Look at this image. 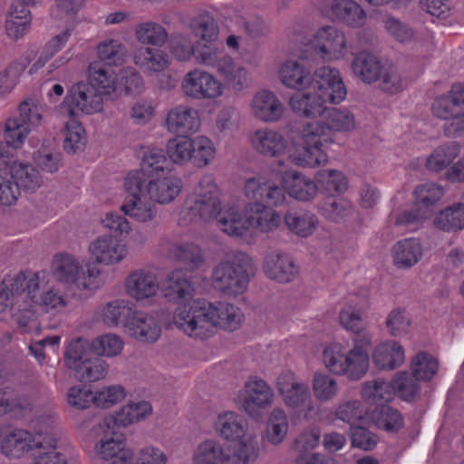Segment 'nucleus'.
Wrapping results in <instances>:
<instances>
[{
    "mask_svg": "<svg viewBox=\"0 0 464 464\" xmlns=\"http://www.w3.org/2000/svg\"><path fill=\"white\" fill-rule=\"evenodd\" d=\"M346 95L347 89L340 71L324 65L315 70L314 88L306 92L293 94L289 107L301 117L318 118L309 123L334 143L336 132H351L356 128L355 116L350 110L328 106L341 103Z\"/></svg>",
    "mask_w": 464,
    "mask_h": 464,
    "instance_id": "nucleus-1",
    "label": "nucleus"
},
{
    "mask_svg": "<svg viewBox=\"0 0 464 464\" xmlns=\"http://www.w3.org/2000/svg\"><path fill=\"white\" fill-rule=\"evenodd\" d=\"M244 321L242 310L228 302H210L203 298L193 300L175 309L173 324L190 338L205 340L218 329L235 331Z\"/></svg>",
    "mask_w": 464,
    "mask_h": 464,
    "instance_id": "nucleus-2",
    "label": "nucleus"
},
{
    "mask_svg": "<svg viewBox=\"0 0 464 464\" xmlns=\"http://www.w3.org/2000/svg\"><path fill=\"white\" fill-rule=\"evenodd\" d=\"M281 186L263 176H256L245 180V192L250 198H265L266 202L273 207H281L290 198L307 202L314 199L318 193L315 180L304 173L289 169L281 175Z\"/></svg>",
    "mask_w": 464,
    "mask_h": 464,
    "instance_id": "nucleus-3",
    "label": "nucleus"
},
{
    "mask_svg": "<svg viewBox=\"0 0 464 464\" xmlns=\"http://www.w3.org/2000/svg\"><path fill=\"white\" fill-rule=\"evenodd\" d=\"M67 299L54 287H41L40 276L35 273H24V281L14 295L13 318L21 327H26L40 309L51 314L63 313Z\"/></svg>",
    "mask_w": 464,
    "mask_h": 464,
    "instance_id": "nucleus-4",
    "label": "nucleus"
},
{
    "mask_svg": "<svg viewBox=\"0 0 464 464\" xmlns=\"http://www.w3.org/2000/svg\"><path fill=\"white\" fill-rule=\"evenodd\" d=\"M371 343L372 336L369 334L355 338L351 347L340 342L331 343L323 350V364L334 375L345 377L349 381H359L369 370L368 348Z\"/></svg>",
    "mask_w": 464,
    "mask_h": 464,
    "instance_id": "nucleus-5",
    "label": "nucleus"
},
{
    "mask_svg": "<svg viewBox=\"0 0 464 464\" xmlns=\"http://www.w3.org/2000/svg\"><path fill=\"white\" fill-rule=\"evenodd\" d=\"M215 432L228 441L226 446L238 460L255 464L259 457L260 448L257 435L250 431L244 419L237 412H220L213 422Z\"/></svg>",
    "mask_w": 464,
    "mask_h": 464,
    "instance_id": "nucleus-6",
    "label": "nucleus"
},
{
    "mask_svg": "<svg viewBox=\"0 0 464 464\" xmlns=\"http://www.w3.org/2000/svg\"><path fill=\"white\" fill-rule=\"evenodd\" d=\"M256 272L253 259L246 253H227L212 270L211 283L215 289L228 296H237L248 287Z\"/></svg>",
    "mask_w": 464,
    "mask_h": 464,
    "instance_id": "nucleus-7",
    "label": "nucleus"
},
{
    "mask_svg": "<svg viewBox=\"0 0 464 464\" xmlns=\"http://www.w3.org/2000/svg\"><path fill=\"white\" fill-rule=\"evenodd\" d=\"M220 192L213 175H203L186 198L179 213V221L183 225L207 223L213 219L222 204Z\"/></svg>",
    "mask_w": 464,
    "mask_h": 464,
    "instance_id": "nucleus-8",
    "label": "nucleus"
},
{
    "mask_svg": "<svg viewBox=\"0 0 464 464\" xmlns=\"http://www.w3.org/2000/svg\"><path fill=\"white\" fill-rule=\"evenodd\" d=\"M52 274L60 283L73 285L87 297L92 295L102 285V269L88 267L86 270L80 260L72 255L61 253L53 256Z\"/></svg>",
    "mask_w": 464,
    "mask_h": 464,
    "instance_id": "nucleus-9",
    "label": "nucleus"
},
{
    "mask_svg": "<svg viewBox=\"0 0 464 464\" xmlns=\"http://www.w3.org/2000/svg\"><path fill=\"white\" fill-rule=\"evenodd\" d=\"M167 153L175 165L185 166L192 162L198 168H205L215 160L217 147L207 135H185L169 139Z\"/></svg>",
    "mask_w": 464,
    "mask_h": 464,
    "instance_id": "nucleus-10",
    "label": "nucleus"
},
{
    "mask_svg": "<svg viewBox=\"0 0 464 464\" xmlns=\"http://www.w3.org/2000/svg\"><path fill=\"white\" fill-rule=\"evenodd\" d=\"M292 42L295 44H311L314 53L325 63L344 60L351 51L345 33L330 25L316 30L313 39L306 38L304 30H296L292 35Z\"/></svg>",
    "mask_w": 464,
    "mask_h": 464,
    "instance_id": "nucleus-11",
    "label": "nucleus"
},
{
    "mask_svg": "<svg viewBox=\"0 0 464 464\" xmlns=\"http://www.w3.org/2000/svg\"><path fill=\"white\" fill-rule=\"evenodd\" d=\"M89 350L86 339L79 337L72 340L64 353L65 366L81 381L94 382L103 380L108 374L109 364L101 357H90Z\"/></svg>",
    "mask_w": 464,
    "mask_h": 464,
    "instance_id": "nucleus-12",
    "label": "nucleus"
},
{
    "mask_svg": "<svg viewBox=\"0 0 464 464\" xmlns=\"http://www.w3.org/2000/svg\"><path fill=\"white\" fill-rule=\"evenodd\" d=\"M302 144L292 138L288 160L302 168H317L328 161V156L324 150L326 145L333 144L324 135L319 132L311 123L303 126L301 131Z\"/></svg>",
    "mask_w": 464,
    "mask_h": 464,
    "instance_id": "nucleus-13",
    "label": "nucleus"
},
{
    "mask_svg": "<svg viewBox=\"0 0 464 464\" xmlns=\"http://www.w3.org/2000/svg\"><path fill=\"white\" fill-rule=\"evenodd\" d=\"M275 388L283 404L289 411L307 417L314 410L310 387L291 370L282 371L274 381Z\"/></svg>",
    "mask_w": 464,
    "mask_h": 464,
    "instance_id": "nucleus-14",
    "label": "nucleus"
},
{
    "mask_svg": "<svg viewBox=\"0 0 464 464\" xmlns=\"http://www.w3.org/2000/svg\"><path fill=\"white\" fill-rule=\"evenodd\" d=\"M103 109L102 95L93 85L85 82L73 84L59 104L54 113L56 117L92 115Z\"/></svg>",
    "mask_w": 464,
    "mask_h": 464,
    "instance_id": "nucleus-15",
    "label": "nucleus"
},
{
    "mask_svg": "<svg viewBox=\"0 0 464 464\" xmlns=\"http://www.w3.org/2000/svg\"><path fill=\"white\" fill-rule=\"evenodd\" d=\"M464 82L451 85L445 93L435 99L432 112L439 118L446 120L445 132L456 136L464 132Z\"/></svg>",
    "mask_w": 464,
    "mask_h": 464,
    "instance_id": "nucleus-16",
    "label": "nucleus"
},
{
    "mask_svg": "<svg viewBox=\"0 0 464 464\" xmlns=\"http://www.w3.org/2000/svg\"><path fill=\"white\" fill-rule=\"evenodd\" d=\"M275 392L270 384L259 376H250L238 390L233 401L237 407L249 417H257L260 412L270 408L275 402Z\"/></svg>",
    "mask_w": 464,
    "mask_h": 464,
    "instance_id": "nucleus-17",
    "label": "nucleus"
},
{
    "mask_svg": "<svg viewBox=\"0 0 464 464\" xmlns=\"http://www.w3.org/2000/svg\"><path fill=\"white\" fill-rule=\"evenodd\" d=\"M225 89L217 75L199 67L187 72L180 81L182 94L193 101H216L224 95Z\"/></svg>",
    "mask_w": 464,
    "mask_h": 464,
    "instance_id": "nucleus-18",
    "label": "nucleus"
},
{
    "mask_svg": "<svg viewBox=\"0 0 464 464\" xmlns=\"http://www.w3.org/2000/svg\"><path fill=\"white\" fill-rule=\"evenodd\" d=\"M140 185L139 174L125 176L123 189L127 197L121 206V211L138 223H153L158 218L156 203L142 194Z\"/></svg>",
    "mask_w": 464,
    "mask_h": 464,
    "instance_id": "nucleus-19",
    "label": "nucleus"
},
{
    "mask_svg": "<svg viewBox=\"0 0 464 464\" xmlns=\"http://www.w3.org/2000/svg\"><path fill=\"white\" fill-rule=\"evenodd\" d=\"M100 427L103 435L95 445V464H130L132 450L126 447L124 435L118 431L115 421L104 420Z\"/></svg>",
    "mask_w": 464,
    "mask_h": 464,
    "instance_id": "nucleus-20",
    "label": "nucleus"
},
{
    "mask_svg": "<svg viewBox=\"0 0 464 464\" xmlns=\"http://www.w3.org/2000/svg\"><path fill=\"white\" fill-rule=\"evenodd\" d=\"M56 418L53 413H49L44 420H36L33 426L37 429L40 426L36 435L24 430H14L8 433L0 435L1 451L8 458H20L25 452L32 450L40 444L42 432L47 431L54 423Z\"/></svg>",
    "mask_w": 464,
    "mask_h": 464,
    "instance_id": "nucleus-21",
    "label": "nucleus"
},
{
    "mask_svg": "<svg viewBox=\"0 0 464 464\" xmlns=\"http://www.w3.org/2000/svg\"><path fill=\"white\" fill-rule=\"evenodd\" d=\"M139 174L140 189L149 199L159 205H167L175 200L181 193L183 183L176 175H150L146 177L141 171H130L127 175Z\"/></svg>",
    "mask_w": 464,
    "mask_h": 464,
    "instance_id": "nucleus-22",
    "label": "nucleus"
},
{
    "mask_svg": "<svg viewBox=\"0 0 464 464\" xmlns=\"http://www.w3.org/2000/svg\"><path fill=\"white\" fill-rule=\"evenodd\" d=\"M243 195L248 200L245 205L247 215L249 240L256 233L269 234L276 231L281 225L282 218L272 205L266 202L265 198H250L246 195L245 186Z\"/></svg>",
    "mask_w": 464,
    "mask_h": 464,
    "instance_id": "nucleus-23",
    "label": "nucleus"
},
{
    "mask_svg": "<svg viewBox=\"0 0 464 464\" xmlns=\"http://www.w3.org/2000/svg\"><path fill=\"white\" fill-rule=\"evenodd\" d=\"M207 67L215 69L235 92H242L251 87L252 76L249 70L225 52L210 60Z\"/></svg>",
    "mask_w": 464,
    "mask_h": 464,
    "instance_id": "nucleus-24",
    "label": "nucleus"
},
{
    "mask_svg": "<svg viewBox=\"0 0 464 464\" xmlns=\"http://www.w3.org/2000/svg\"><path fill=\"white\" fill-rule=\"evenodd\" d=\"M213 219L224 234L230 237L249 241L248 221L245 207L242 208L237 202L221 204Z\"/></svg>",
    "mask_w": 464,
    "mask_h": 464,
    "instance_id": "nucleus-25",
    "label": "nucleus"
},
{
    "mask_svg": "<svg viewBox=\"0 0 464 464\" xmlns=\"http://www.w3.org/2000/svg\"><path fill=\"white\" fill-rule=\"evenodd\" d=\"M252 149L260 156L269 159L286 156L292 145V138L287 139L283 132L271 127L256 130L250 139Z\"/></svg>",
    "mask_w": 464,
    "mask_h": 464,
    "instance_id": "nucleus-26",
    "label": "nucleus"
},
{
    "mask_svg": "<svg viewBox=\"0 0 464 464\" xmlns=\"http://www.w3.org/2000/svg\"><path fill=\"white\" fill-rule=\"evenodd\" d=\"M166 130L175 135L192 136L201 128V118L198 111L188 104H178L169 109L164 117Z\"/></svg>",
    "mask_w": 464,
    "mask_h": 464,
    "instance_id": "nucleus-27",
    "label": "nucleus"
},
{
    "mask_svg": "<svg viewBox=\"0 0 464 464\" xmlns=\"http://www.w3.org/2000/svg\"><path fill=\"white\" fill-rule=\"evenodd\" d=\"M88 253L96 264L114 266L126 259L129 250L126 243L116 237L102 235L90 243Z\"/></svg>",
    "mask_w": 464,
    "mask_h": 464,
    "instance_id": "nucleus-28",
    "label": "nucleus"
},
{
    "mask_svg": "<svg viewBox=\"0 0 464 464\" xmlns=\"http://www.w3.org/2000/svg\"><path fill=\"white\" fill-rule=\"evenodd\" d=\"M5 166L10 177L18 191L23 189L26 192L36 191L43 184L40 172L30 163L14 160L5 151V146L0 142V167Z\"/></svg>",
    "mask_w": 464,
    "mask_h": 464,
    "instance_id": "nucleus-29",
    "label": "nucleus"
},
{
    "mask_svg": "<svg viewBox=\"0 0 464 464\" xmlns=\"http://www.w3.org/2000/svg\"><path fill=\"white\" fill-rule=\"evenodd\" d=\"M124 290L126 295L137 303L150 302L160 291L158 276L148 269H135L126 276Z\"/></svg>",
    "mask_w": 464,
    "mask_h": 464,
    "instance_id": "nucleus-30",
    "label": "nucleus"
},
{
    "mask_svg": "<svg viewBox=\"0 0 464 464\" xmlns=\"http://www.w3.org/2000/svg\"><path fill=\"white\" fill-rule=\"evenodd\" d=\"M189 29L192 34L197 38L198 46L204 47L208 55V62L220 54L224 50L218 46L219 39V26L216 19L210 14L204 13L194 17Z\"/></svg>",
    "mask_w": 464,
    "mask_h": 464,
    "instance_id": "nucleus-31",
    "label": "nucleus"
},
{
    "mask_svg": "<svg viewBox=\"0 0 464 464\" xmlns=\"http://www.w3.org/2000/svg\"><path fill=\"white\" fill-rule=\"evenodd\" d=\"M249 111L261 122L276 123L283 118L285 106L276 92L261 89L253 94L249 102Z\"/></svg>",
    "mask_w": 464,
    "mask_h": 464,
    "instance_id": "nucleus-32",
    "label": "nucleus"
},
{
    "mask_svg": "<svg viewBox=\"0 0 464 464\" xmlns=\"http://www.w3.org/2000/svg\"><path fill=\"white\" fill-rule=\"evenodd\" d=\"M277 77L285 88L306 92L314 88L315 71L312 74L304 63L295 58H287L280 63Z\"/></svg>",
    "mask_w": 464,
    "mask_h": 464,
    "instance_id": "nucleus-33",
    "label": "nucleus"
},
{
    "mask_svg": "<svg viewBox=\"0 0 464 464\" xmlns=\"http://www.w3.org/2000/svg\"><path fill=\"white\" fill-rule=\"evenodd\" d=\"M191 464H249L233 457L232 451L218 440L208 438L199 441L191 454Z\"/></svg>",
    "mask_w": 464,
    "mask_h": 464,
    "instance_id": "nucleus-34",
    "label": "nucleus"
},
{
    "mask_svg": "<svg viewBox=\"0 0 464 464\" xmlns=\"http://www.w3.org/2000/svg\"><path fill=\"white\" fill-rule=\"evenodd\" d=\"M124 330L131 338L143 343H153L161 334V327L157 319L135 308L129 320L125 322Z\"/></svg>",
    "mask_w": 464,
    "mask_h": 464,
    "instance_id": "nucleus-35",
    "label": "nucleus"
},
{
    "mask_svg": "<svg viewBox=\"0 0 464 464\" xmlns=\"http://www.w3.org/2000/svg\"><path fill=\"white\" fill-rule=\"evenodd\" d=\"M168 48L171 57L178 62L188 63L193 59L196 64L204 67H207L208 63L209 55L206 52H202L208 50L198 46L188 34H173L169 40Z\"/></svg>",
    "mask_w": 464,
    "mask_h": 464,
    "instance_id": "nucleus-36",
    "label": "nucleus"
},
{
    "mask_svg": "<svg viewBox=\"0 0 464 464\" xmlns=\"http://www.w3.org/2000/svg\"><path fill=\"white\" fill-rule=\"evenodd\" d=\"M263 270L270 279L279 283L293 281L299 272L294 259L279 251L270 252L265 256Z\"/></svg>",
    "mask_w": 464,
    "mask_h": 464,
    "instance_id": "nucleus-37",
    "label": "nucleus"
},
{
    "mask_svg": "<svg viewBox=\"0 0 464 464\" xmlns=\"http://www.w3.org/2000/svg\"><path fill=\"white\" fill-rule=\"evenodd\" d=\"M162 293L169 302L179 304L177 309L194 300L195 288L182 270L175 269L167 275Z\"/></svg>",
    "mask_w": 464,
    "mask_h": 464,
    "instance_id": "nucleus-38",
    "label": "nucleus"
},
{
    "mask_svg": "<svg viewBox=\"0 0 464 464\" xmlns=\"http://www.w3.org/2000/svg\"><path fill=\"white\" fill-rule=\"evenodd\" d=\"M422 256V245L415 237L399 240L392 247V263L399 269L413 267L420 262Z\"/></svg>",
    "mask_w": 464,
    "mask_h": 464,
    "instance_id": "nucleus-39",
    "label": "nucleus"
},
{
    "mask_svg": "<svg viewBox=\"0 0 464 464\" xmlns=\"http://www.w3.org/2000/svg\"><path fill=\"white\" fill-rule=\"evenodd\" d=\"M334 420H340L351 429L358 425L371 424L370 413L359 400L341 401L332 411Z\"/></svg>",
    "mask_w": 464,
    "mask_h": 464,
    "instance_id": "nucleus-40",
    "label": "nucleus"
},
{
    "mask_svg": "<svg viewBox=\"0 0 464 464\" xmlns=\"http://www.w3.org/2000/svg\"><path fill=\"white\" fill-rule=\"evenodd\" d=\"M134 307L127 300L115 299L101 304L95 315L97 320L101 321L108 327L122 326L131 315Z\"/></svg>",
    "mask_w": 464,
    "mask_h": 464,
    "instance_id": "nucleus-41",
    "label": "nucleus"
},
{
    "mask_svg": "<svg viewBox=\"0 0 464 464\" xmlns=\"http://www.w3.org/2000/svg\"><path fill=\"white\" fill-rule=\"evenodd\" d=\"M133 63L147 73L161 72L170 64L169 55L161 49L140 46L132 53Z\"/></svg>",
    "mask_w": 464,
    "mask_h": 464,
    "instance_id": "nucleus-42",
    "label": "nucleus"
},
{
    "mask_svg": "<svg viewBox=\"0 0 464 464\" xmlns=\"http://www.w3.org/2000/svg\"><path fill=\"white\" fill-rule=\"evenodd\" d=\"M289 430V420L286 411L280 407L274 408L268 414L262 441L265 444L278 446L286 439Z\"/></svg>",
    "mask_w": 464,
    "mask_h": 464,
    "instance_id": "nucleus-43",
    "label": "nucleus"
},
{
    "mask_svg": "<svg viewBox=\"0 0 464 464\" xmlns=\"http://www.w3.org/2000/svg\"><path fill=\"white\" fill-rule=\"evenodd\" d=\"M405 360L403 347L394 340H387L377 344L372 353L375 366L382 370H393Z\"/></svg>",
    "mask_w": 464,
    "mask_h": 464,
    "instance_id": "nucleus-44",
    "label": "nucleus"
},
{
    "mask_svg": "<svg viewBox=\"0 0 464 464\" xmlns=\"http://www.w3.org/2000/svg\"><path fill=\"white\" fill-rule=\"evenodd\" d=\"M353 75L363 83L376 82L382 75V66L377 56L369 52H359L351 63Z\"/></svg>",
    "mask_w": 464,
    "mask_h": 464,
    "instance_id": "nucleus-45",
    "label": "nucleus"
},
{
    "mask_svg": "<svg viewBox=\"0 0 464 464\" xmlns=\"http://www.w3.org/2000/svg\"><path fill=\"white\" fill-rule=\"evenodd\" d=\"M366 299L351 296L339 314L341 325L348 332L360 334L363 331V314L366 309Z\"/></svg>",
    "mask_w": 464,
    "mask_h": 464,
    "instance_id": "nucleus-46",
    "label": "nucleus"
},
{
    "mask_svg": "<svg viewBox=\"0 0 464 464\" xmlns=\"http://www.w3.org/2000/svg\"><path fill=\"white\" fill-rule=\"evenodd\" d=\"M35 55L36 52L34 49L26 51L24 55L11 63L7 69L0 74V98L10 93L14 89L22 74Z\"/></svg>",
    "mask_w": 464,
    "mask_h": 464,
    "instance_id": "nucleus-47",
    "label": "nucleus"
},
{
    "mask_svg": "<svg viewBox=\"0 0 464 464\" xmlns=\"http://www.w3.org/2000/svg\"><path fill=\"white\" fill-rule=\"evenodd\" d=\"M284 223L287 229L300 237H308L318 227L317 217L310 211L288 210L284 216Z\"/></svg>",
    "mask_w": 464,
    "mask_h": 464,
    "instance_id": "nucleus-48",
    "label": "nucleus"
},
{
    "mask_svg": "<svg viewBox=\"0 0 464 464\" xmlns=\"http://www.w3.org/2000/svg\"><path fill=\"white\" fill-rule=\"evenodd\" d=\"M169 161L171 160L167 151L160 148H148L142 153L140 168L132 171H141L146 177L170 174Z\"/></svg>",
    "mask_w": 464,
    "mask_h": 464,
    "instance_id": "nucleus-49",
    "label": "nucleus"
},
{
    "mask_svg": "<svg viewBox=\"0 0 464 464\" xmlns=\"http://www.w3.org/2000/svg\"><path fill=\"white\" fill-rule=\"evenodd\" d=\"M65 119L62 129L63 148L69 154L83 150L86 144V132L82 123L72 116H63Z\"/></svg>",
    "mask_w": 464,
    "mask_h": 464,
    "instance_id": "nucleus-50",
    "label": "nucleus"
},
{
    "mask_svg": "<svg viewBox=\"0 0 464 464\" xmlns=\"http://www.w3.org/2000/svg\"><path fill=\"white\" fill-rule=\"evenodd\" d=\"M169 255L174 259L182 262L190 271L202 268L206 263L201 247L190 242L171 245Z\"/></svg>",
    "mask_w": 464,
    "mask_h": 464,
    "instance_id": "nucleus-51",
    "label": "nucleus"
},
{
    "mask_svg": "<svg viewBox=\"0 0 464 464\" xmlns=\"http://www.w3.org/2000/svg\"><path fill=\"white\" fill-rule=\"evenodd\" d=\"M30 464H66L58 440L49 436H42L40 444L33 452V460Z\"/></svg>",
    "mask_w": 464,
    "mask_h": 464,
    "instance_id": "nucleus-52",
    "label": "nucleus"
},
{
    "mask_svg": "<svg viewBox=\"0 0 464 464\" xmlns=\"http://www.w3.org/2000/svg\"><path fill=\"white\" fill-rule=\"evenodd\" d=\"M332 10L342 23L349 27H360L366 22V14L353 0H335Z\"/></svg>",
    "mask_w": 464,
    "mask_h": 464,
    "instance_id": "nucleus-53",
    "label": "nucleus"
},
{
    "mask_svg": "<svg viewBox=\"0 0 464 464\" xmlns=\"http://www.w3.org/2000/svg\"><path fill=\"white\" fill-rule=\"evenodd\" d=\"M433 226L444 232H457L464 228V203H456L438 212Z\"/></svg>",
    "mask_w": 464,
    "mask_h": 464,
    "instance_id": "nucleus-54",
    "label": "nucleus"
},
{
    "mask_svg": "<svg viewBox=\"0 0 464 464\" xmlns=\"http://www.w3.org/2000/svg\"><path fill=\"white\" fill-rule=\"evenodd\" d=\"M136 40L143 45L161 47L168 40V32L163 25L153 21H145L136 25Z\"/></svg>",
    "mask_w": 464,
    "mask_h": 464,
    "instance_id": "nucleus-55",
    "label": "nucleus"
},
{
    "mask_svg": "<svg viewBox=\"0 0 464 464\" xmlns=\"http://www.w3.org/2000/svg\"><path fill=\"white\" fill-rule=\"evenodd\" d=\"M460 146L455 141L438 146L427 158L426 167L433 172H440L459 155Z\"/></svg>",
    "mask_w": 464,
    "mask_h": 464,
    "instance_id": "nucleus-56",
    "label": "nucleus"
},
{
    "mask_svg": "<svg viewBox=\"0 0 464 464\" xmlns=\"http://www.w3.org/2000/svg\"><path fill=\"white\" fill-rule=\"evenodd\" d=\"M89 345L90 349L99 357L114 358L122 353L124 341L116 334L107 333L93 338Z\"/></svg>",
    "mask_w": 464,
    "mask_h": 464,
    "instance_id": "nucleus-57",
    "label": "nucleus"
},
{
    "mask_svg": "<svg viewBox=\"0 0 464 464\" xmlns=\"http://www.w3.org/2000/svg\"><path fill=\"white\" fill-rule=\"evenodd\" d=\"M24 281V273L7 275L0 281V314L9 313L13 317L14 295Z\"/></svg>",
    "mask_w": 464,
    "mask_h": 464,
    "instance_id": "nucleus-58",
    "label": "nucleus"
},
{
    "mask_svg": "<svg viewBox=\"0 0 464 464\" xmlns=\"http://www.w3.org/2000/svg\"><path fill=\"white\" fill-rule=\"evenodd\" d=\"M89 79V84L93 85L102 95H110L117 90L118 79L110 67L91 65Z\"/></svg>",
    "mask_w": 464,
    "mask_h": 464,
    "instance_id": "nucleus-59",
    "label": "nucleus"
},
{
    "mask_svg": "<svg viewBox=\"0 0 464 464\" xmlns=\"http://www.w3.org/2000/svg\"><path fill=\"white\" fill-rule=\"evenodd\" d=\"M312 391L317 401L328 402L337 397L340 386L337 380L332 375L323 372H316L312 379Z\"/></svg>",
    "mask_w": 464,
    "mask_h": 464,
    "instance_id": "nucleus-60",
    "label": "nucleus"
},
{
    "mask_svg": "<svg viewBox=\"0 0 464 464\" xmlns=\"http://www.w3.org/2000/svg\"><path fill=\"white\" fill-rule=\"evenodd\" d=\"M152 414L151 404L144 400L131 401L122 406L117 413L116 421L128 426L144 420Z\"/></svg>",
    "mask_w": 464,
    "mask_h": 464,
    "instance_id": "nucleus-61",
    "label": "nucleus"
},
{
    "mask_svg": "<svg viewBox=\"0 0 464 464\" xmlns=\"http://www.w3.org/2000/svg\"><path fill=\"white\" fill-rule=\"evenodd\" d=\"M315 182L328 194H342L348 188V179L337 169H322L315 175Z\"/></svg>",
    "mask_w": 464,
    "mask_h": 464,
    "instance_id": "nucleus-62",
    "label": "nucleus"
},
{
    "mask_svg": "<svg viewBox=\"0 0 464 464\" xmlns=\"http://www.w3.org/2000/svg\"><path fill=\"white\" fill-rule=\"evenodd\" d=\"M71 35L72 29L66 28L51 38L44 46L37 61L30 67L29 74H34L43 68L66 44Z\"/></svg>",
    "mask_w": 464,
    "mask_h": 464,
    "instance_id": "nucleus-63",
    "label": "nucleus"
},
{
    "mask_svg": "<svg viewBox=\"0 0 464 464\" xmlns=\"http://www.w3.org/2000/svg\"><path fill=\"white\" fill-rule=\"evenodd\" d=\"M371 423H374L378 428L388 432H396L403 426V418L395 409L388 406L376 408L370 414Z\"/></svg>",
    "mask_w": 464,
    "mask_h": 464,
    "instance_id": "nucleus-64",
    "label": "nucleus"
}]
</instances>
